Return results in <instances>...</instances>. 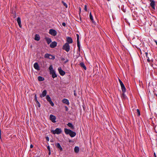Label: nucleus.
Listing matches in <instances>:
<instances>
[{"label": "nucleus", "instance_id": "1", "mask_svg": "<svg viewBox=\"0 0 157 157\" xmlns=\"http://www.w3.org/2000/svg\"><path fill=\"white\" fill-rule=\"evenodd\" d=\"M51 132L54 134H59L61 132L62 130L60 128H57L55 130H52Z\"/></svg>", "mask_w": 157, "mask_h": 157}, {"label": "nucleus", "instance_id": "2", "mask_svg": "<svg viewBox=\"0 0 157 157\" xmlns=\"http://www.w3.org/2000/svg\"><path fill=\"white\" fill-rule=\"evenodd\" d=\"M62 48L67 52H68L70 50V46L68 43H66L63 46Z\"/></svg>", "mask_w": 157, "mask_h": 157}, {"label": "nucleus", "instance_id": "3", "mask_svg": "<svg viewBox=\"0 0 157 157\" xmlns=\"http://www.w3.org/2000/svg\"><path fill=\"white\" fill-rule=\"evenodd\" d=\"M46 99L47 100V101L49 102L50 104L52 106H53L54 105V104L53 102L52 101L51 98L49 96V95H47L46 96Z\"/></svg>", "mask_w": 157, "mask_h": 157}, {"label": "nucleus", "instance_id": "4", "mask_svg": "<svg viewBox=\"0 0 157 157\" xmlns=\"http://www.w3.org/2000/svg\"><path fill=\"white\" fill-rule=\"evenodd\" d=\"M49 33L51 35L55 36L56 35L57 32L55 30L51 29L49 30Z\"/></svg>", "mask_w": 157, "mask_h": 157}, {"label": "nucleus", "instance_id": "5", "mask_svg": "<svg viewBox=\"0 0 157 157\" xmlns=\"http://www.w3.org/2000/svg\"><path fill=\"white\" fill-rule=\"evenodd\" d=\"M58 70L60 75L62 76H63L65 75V72L61 69V67H58Z\"/></svg>", "mask_w": 157, "mask_h": 157}, {"label": "nucleus", "instance_id": "6", "mask_svg": "<svg viewBox=\"0 0 157 157\" xmlns=\"http://www.w3.org/2000/svg\"><path fill=\"white\" fill-rule=\"evenodd\" d=\"M50 120L53 122V123H55L56 122V117L55 116H54L53 115L51 114L50 116Z\"/></svg>", "mask_w": 157, "mask_h": 157}, {"label": "nucleus", "instance_id": "7", "mask_svg": "<svg viewBox=\"0 0 157 157\" xmlns=\"http://www.w3.org/2000/svg\"><path fill=\"white\" fill-rule=\"evenodd\" d=\"M151 2L150 5L153 9H155V2L153 0H150Z\"/></svg>", "mask_w": 157, "mask_h": 157}, {"label": "nucleus", "instance_id": "8", "mask_svg": "<svg viewBox=\"0 0 157 157\" xmlns=\"http://www.w3.org/2000/svg\"><path fill=\"white\" fill-rule=\"evenodd\" d=\"M67 42L66 43H68L69 44H71L73 42V40L72 38L70 37H66Z\"/></svg>", "mask_w": 157, "mask_h": 157}, {"label": "nucleus", "instance_id": "9", "mask_svg": "<svg viewBox=\"0 0 157 157\" xmlns=\"http://www.w3.org/2000/svg\"><path fill=\"white\" fill-rule=\"evenodd\" d=\"M57 43L55 41L52 42L50 45V47L52 48H54L57 46Z\"/></svg>", "mask_w": 157, "mask_h": 157}, {"label": "nucleus", "instance_id": "10", "mask_svg": "<svg viewBox=\"0 0 157 157\" xmlns=\"http://www.w3.org/2000/svg\"><path fill=\"white\" fill-rule=\"evenodd\" d=\"M33 67H34V68L35 69H36L38 71L40 70V67H39V66L38 63H34V64L33 65Z\"/></svg>", "mask_w": 157, "mask_h": 157}, {"label": "nucleus", "instance_id": "11", "mask_svg": "<svg viewBox=\"0 0 157 157\" xmlns=\"http://www.w3.org/2000/svg\"><path fill=\"white\" fill-rule=\"evenodd\" d=\"M47 93V91L46 90H44L42 92V94L40 95V97L41 98L44 97L46 95Z\"/></svg>", "mask_w": 157, "mask_h": 157}, {"label": "nucleus", "instance_id": "12", "mask_svg": "<svg viewBox=\"0 0 157 157\" xmlns=\"http://www.w3.org/2000/svg\"><path fill=\"white\" fill-rule=\"evenodd\" d=\"M56 147L58 148L60 151H63V148L60 146V144L59 143H57L56 144Z\"/></svg>", "mask_w": 157, "mask_h": 157}, {"label": "nucleus", "instance_id": "13", "mask_svg": "<svg viewBox=\"0 0 157 157\" xmlns=\"http://www.w3.org/2000/svg\"><path fill=\"white\" fill-rule=\"evenodd\" d=\"M70 136L71 137H73L75 136L76 133L72 131L71 130L69 134Z\"/></svg>", "mask_w": 157, "mask_h": 157}, {"label": "nucleus", "instance_id": "14", "mask_svg": "<svg viewBox=\"0 0 157 157\" xmlns=\"http://www.w3.org/2000/svg\"><path fill=\"white\" fill-rule=\"evenodd\" d=\"M62 102L63 103H65L67 105H69V101L68 99H63L62 100Z\"/></svg>", "mask_w": 157, "mask_h": 157}, {"label": "nucleus", "instance_id": "15", "mask_svg": "<svg viewBox=\"0 0 157 157\" xmlns=\"http://www.w3.org/2000/svg\"><path fill=\"white\" fill-rule=\"evenodd\" d=\"M17 23L18 24V25L21 28V18L20 17H17Z\"/></svg>", "mask_w": 157, "mask_h": 157}, {"label": "nucleus", "instance_id": "16", "mask_svg": "<svg viewBox=\"0 0 157 157\" xmlns=\"http://www.w3.org/2000/svg\"><path fill=\"white\" fill-rule=\"evenodd\" d=\"M64 132L66 134L69 135L70 133L71 130L70 129H67L66 128H65L64 129Z\"/></svg>", "mask_w": 157, "mask_h": 157}, {"label": "nucleus", "instance_id": "17", "mask_svg": "<svg viewBox=\"0 0 157 157\" xmlns=\"http://www.w3.org/2000/svg\"><path fill=\"white\" fill-rule=\"evenodd\" d=\"M34 39L37 41H39L40 40V37L39 35L36 34L35 36Z\"/></svg>", "mask_w": 157, "mask_h": 157}, {"label": "nucleus", "instance_id": "18", "mask_svg": "<svg viewBox=\"0 0 157 157\" xmlns=\"http://www.w3.org/2000/svg\"><path fill=\"white\" fill-rule=\"evenodd\" d=\"M45 39L47 42V44H49L52 42L51 39L50 38L46 37Z\"/></svg>", "mask_w": 157, "mask_h": 157}, {"label": "nucleus", "instance_id": "19", "mask_svg": "<svg viewBox=\"0 0 157 157\" xmlns=\"http://www.w3.org/2000/svg\"><path fill=\"white\" fill-rule=\"evenodd\" d=\"M80 65L81 67L82 68H83L84 70H86V67L84 63L83 62H81L80 63Z\"/></svg>", "mask_w": 157, "mask_h": 157}, {"label": "nucleus", "instance_id": "20", "mask_svg": "<svg viewBox=\"0 0 157 157\" xmlns=\"http://www.w3.org/2000/svg\"><path fill=\"white\" fill-rule=\"evenodd\" d=\"M67 125L69 127H70L71 129H73L74 128V126L72 125V123H68L67 124Z\"/></svg>", "mask_w": 157, "mask_h": 157}, {"label": "nucleus", "instance_id": "21", "mask_svg": "<svg viewBox=\"0 0 157 157\" xmlns=\"http://www.w3.org/2000/svg\"><path fill=\"white\" fill-rule=\"evenodd\" d=\"M38 81H43L44 80V78L40 76H39L38 77Z\"/></svg>", "mask_w": 157, "mask_h": 157}, {"label": "nucleus", "instance_id": "22", "mask_svg": "<svg viewBox=\"0 0 157 157\" xmlns=\"http://www.w3.org/2000/svg\"><path fill=\"white\" fill-rule=\"evenodd\" d=\"M74 151L76 153H78L79 151V147L77 146L75 147L74 148Z\"/></svg>", "mask_w": 157, "mask_h": 157}, {"label": "nucleus", "instance_id": "23", "mask_svg": "<svg viewBox=\"0 0 157 157\" xmlns=\"http://www.w3.org/2000/svg\"><path fill=\"white\" fill-rule=\"evenodd\" d=\"M50 56H51V54H49L47 53L45 55L44 57L45 58L49 59V58H50Z\"/></svg>", "mask_w": 157, "mask_h": 157}, {"label": "nucleus", "instance_id": "24", "mask_svg": "<svg viewBox=\"0 0 157 157\" xmlns=\"http://www.w3.org/2000/svg\"><path fill=\"white\" fill-rule=\"evenodd\" d=\"M34 99H35V100L36 101V103L39 104V102L37 100V96H36V94H35V95Z\"/></svg>", "mask_w": 157, "mask_h": 157}, {"label": "nucleus", "instance_id": "25", "mask_svg": "<svg viewBox=\"0 0 157 157\" xmlns=\"http://www.w3.org/2000/svg\"><path fill=\"white\" fill-rule=\"evenodd\" d=\"M51 75H52V77L53 78H55L56 77H57V75L56 74V72L52 74Z\"/></svg>", "mask_w": 157, "mask_h": 157}, {"label": "nucleus", "instance_id": "26", "mask_svg": "<svg viewBox=\"0 0 157 157\" xmlns=\"http://www.w3.org/2000/svg\"><path fill=\"white\" fill-rule=\"evenodd\" d=\"M121 90H122L123 94H124V93L126 92V88H125V87H123V88H121Z\"/></svg>", "mask_w": 157, "mask_h": 157}, {"label": "nucleus", "instance_id": "27", "mask_svg": "<svg viewBox=\"0 0 157 157\" xmlns=\"http://www.w3.org/2000/svg\"><path fill=\"white\" fill-rule=\"evenodd\" d=\"M89 17L91 21L93 20V17L91 12H90V13Z\"/></svg>", "mask_w": 157, "mask_h": 157}, {"label": "nucleus", "instance_id": "28", "mask_svg": "<svg viewBox=\"0 0 157 157\" xmlns=\"http://www.w3.org/2000/svg\"><path fill=\"white\" fill-rule=\"evenodd\" d=\"M55 58V57L54 56L51 55V56H50V58H49V59H54Z\"/></svg>", "mask_w": 157, "mask_h": 157}, {"label": "nucleus", "instance_id": "29", "mask_svg": "<svg viewBox=\"0 0 157 157\" xmlns=\"http://www.w3.org/2000/svg\"><path fill=\"white\" fill-rule=\"evenodd\" d=\"M62 2L63 4V5L64 6H65L66 8H67V4L66 3L64 2L63 1H62Z\"/></svg>", "mask_w": 157, "mask_h": 157}, {"label": "nucleus", "instance_id": "30", "mask_svg": "<svg viewBox=\"0 0 157 157\" xmlns=\"http://www.w3.org/2000/svg\"><path fill=\"white\" fill-rule=\"evenodd\" d=\"M77 46L78 47V48L79 49H80V43H79V40H78V41H77Z\"/></svg>", "mask_w": 157, "mask_h": 157}, {"label": "nucleus", "instance_id": "31", "mask_svg": "<svg viewBox=\"0 0 157 157\" xmlns=\"http://www.w3.org/2000/svg\"><path fill=\"white\" fill-rule=\"evenodd\" d=\"M137 113L138 114V116H139L140 115V111L139 110V109H137Z\"/></svg>", "mask_w": 157, "mask_h": 157}, {"label": "nucleus", "instance_id": "32", "mask_svg": "<svg viewBox=\"0 0 157 157\" xmlns=\"http://www.w3.org/2000/svg\"><path fill=\"white\" fill-rule=\"evenodd\" d=\"M55 72V71L54 70L50 71V73L51 75L52 74L54 73Z\"/></svg>", "mask_w": 157, "mask_h": 157}, {"label": "nucleus", "instance_id": "33", "mask_svg": "<svg viewBox=\"0 0 157 157\" xmlns=\"http://www.w3.org/2000/svg\"><path fill=\"white\" fill-rule=\"evenodd\" d=\"M49 69L50 71L53 70V68L52 66V65H50L49 68Z\"/></svg>", "mask_w": 157, "mask_h": 157}, {"label": "nucleus", "instance_id": "34", "mask_svg": "<svg viewBox=\"0 0 157 157\" xmlns=\"http://www.w3.org/2000/svg\"><path fill=\"white\" fill-rule=\"evenodd\" d=\"M119 81L120 85H121L124 84L123 83V82H122V81L120 79H119Z\"/></svg>", "mask_w": 157, "mask_h": 157}, {"label": "nucleus", "instance_id": "35", "mask_svg": "<svg viewBox=\"0 0 157 157\" xmlns=\"http://www.w3.org/2000/svg\"><path fill=\"white\" fill-rule=\"evenodd\" d=\"M47 148L48 149V151H51L50 147L49 146H48L47 147Z\"/></svg>", "mask_w": 157, "mask_h": 157}, {"label": "nucleus", "instance_id": "36", "mask_svg": "<svg viewBox=\"0 0 157 157\" xmlns=\"http://www.w3.org/2000/svg\"><path fill=\"white\" fill-rule=\"evenodd\" d=\"M84 10L86 11H87V8H86V5H85V7H84Z\"/></svg>", "mask_w": 157, "mask_h": 157}, {"label": "nucleus", "instance_id": "37", "mask_svg": "<svg viewBox=\"0 0 157 157\" xmlns=\"http://www.w3.org/2000/svg\"><path fill=\"white\" fill-rule=\"evenodd\" d=\"M76 35H77V41H78V40H79V35L78 34H77Z\"/></svg>", "mask_w": 157, "mask_h": 157}, {"label": "nucleus", "instance_id": "38", "mask_svg": "<svg viewBox=\"0 0 157 157\" xmlns=\"http://www.w3.org/2000/svg\"><path fill=\"white\" fill-rule=\"evenodd\" d=\"M145 55H146V56L147 58L149 57H148V54L147 52H146L145 53Z\"/></svg>", "mask_w": 157, "mask_h": 157}, {"label": "nucleus", "instance_id": "39", "mask_svg": "<svg viewBox=\"0 0 157 157\" xmlns=\"http://www.w3.org/2000/svg\"><path fill=\"white\" fill-rule=\"evenodd\" d=\"M62 25L63 26H66V23L65 22H63L62 23Z\"/></svg>", "mask_w": 157, "mask_h": 157}, {"label": "nucleus", "instance_id": "40", "mask_svg": "<svg viewBox=\"0 0 157 157\" xmlns=\"http://www.w3.org/2000/svg\"><path fill=\"white\" fill-rule=\"evenodd\" d=\"M121 88H123V87H125V86H124V84L121 85Z\"/></svg>", "mask_w": 157, "mask_h": 157}, {"label": "nucleus", "instance_id": "41", "mask_svg": "<svg viewBox=\"0 0 157 157\" xmlns=\"http://www.w3.org/2000/svg\"><path fill=\"white\" fill-rule=\"evenodd\" d=\"M46 139L48 141H49V138L48 137H46Z\"/></svg>", "mask_w": 157, "mask_h": 157}, {"label": "nucleus", "instance_id": "42", "mask_svg": "<svg viewBox=\"0 0 157 157\" xmlns=\"http://www.w3.org/2000/svg\"><path fill=\"white\" fill-rule=\"evenodd\" d=\"M147 58V61L148 62H150V60L149 59V58L148 57V58Z\"/></svg>", "mask_w": 157, "mask_h": 157}, {"label": "nucleus", "instance_id": "43", "mask_svg": "<svg viewBox=\"0 0 157 157\" xmlns=\"http://www.w3.org/2000/svg\"><path fill=\"white\" fill-rule=\"evenodd\" d=\"M33 147V145H32V144H31V145H30V147L31 148H32Z\"/></svg>", "mask_w": 157, "mask_h": 157}, {"label": "nucleus", "instance_id": "44", "mask_svg": "<svg viewBox=\"0 0 157 157\" xmlns=\"http://www.w3.org/2000/svg\"><path fill=\"white\" fill-rule=\"evenodd\" d=\"M66 109V110L67 111V109H68V108L67 106H66L65 107Z\"/></svg>", "mask_w": 157, "mask_h": 157}, {"label": "nucleus", "instance_id": "45", "mask_svg": "<svg viewBox=\"0 0 157 157\" xmlns=\"http://www.w3.org/2000/svg\"><path fill=\"white\" fill-rule=\"evenodd\" d=\"M74 95L75 96H76V93H75V91H74Z\"/></svg>", "mask_w": 157, "mask_h": 157}, {"label": "nucleus", "instance_id": "46", "mask_svg": "<svg viewBox=\"0 0 157 157\" xmlns=\"http://www.w3.org/2000/svg\"><path fill=\"white\" fill-rule=\"evenodd\" d=\"M51 154V151H49L48 152V155H50Z\"/></svg>", "mask_w": 157, "mask_h": 157}, {"label": "nucleus", "instance_id": "47", "mask_svg": "<svg viewBox=\"0 0 157 157\" xmlns=\"http://www.w3.org/2000/svg\"><path fill=\"white\" fill-rule=\"evenodd\" d=\"M37 104H38V107H40V103H39V104H38V103H37Z\"/></svg>", "mask_w": 157, "mask_h": 157}, {"label": "nucleus", "instance_id": "48", "mask_svg": "<svg viewBox=\"0 0 157 157\" xmlns=\"http://www.w3.org/2000/svg\"><path fill=\"white\" fill-rule=\"evenodd\" d=\"M154 155L155 157H156V154H155V153H154Z\"/></svg>", "mask_w": 157, "mask_h": 157}, {"label": "nucleus", "instance_id": "49", "mask_svg": "<svg viewBox=\"0 0 157 157\" xmlns=\"http://www.w3.org/2000/svg\"><path fill=\"white\" fill-rule=\"evenodd\" d=\"M155 42L156 43V44L157 45V41L156 40H155Z\"/></svg>", "mask_w": 157, "mask_h": 157}, {"label": "nucleus", "instance_id": "50", "mask_svg": "<svg viewBox=\"0 0 157 157\" xmlns=\"http://www.w3.org/2000/svg\"><path fill=\"white\" fill-rule=\"evenodd\" d=\"M64 59H64V58H62V60H64Z\"/></svg>", "mask_w": 157, "mask_h": 157}, {"label": "nucleus", "instance_id": "51", "mask_svg": "<svg viewBox=\"0 0 157 157\" xmlns=\"http://www.w3.org/2000/svg\"><path fill=\"white\" fill-rule=\"evenodd\" d=\"M68 60L67 59L66 61L65 62V63H66L67 62H68Z\"/></svg>", "mask_w": 157, "mask_h": 157}]
</instances>
